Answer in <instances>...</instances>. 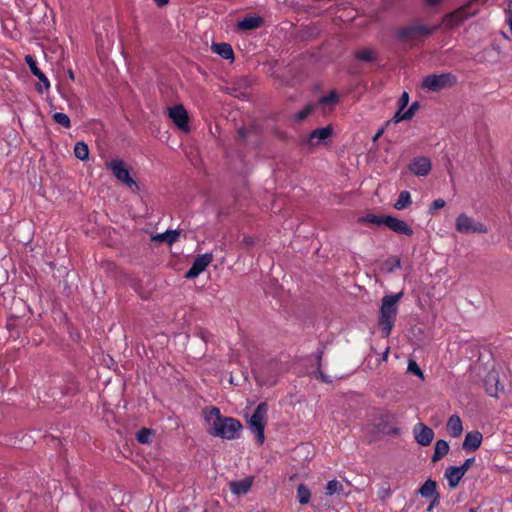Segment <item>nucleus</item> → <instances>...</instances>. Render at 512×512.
<instances>
[{"mask_svg":"<svg viewBox=\"0 0 512 512\" xmlns=\"http://www.w3.org/2000/svg\"><path fill=\"white\" fill-rule=\"evenodd\" d=\"M419 107L420 103L418 101L413 102L411 106L404 112V117L408 120L412 119Z\"/></svg>","mask_w":512,"mask_h":512,"instance_id":"a19ab883","label":"nucleus"},{"mask_svg":"<svg viewBox=\"0 0 512 512\" xmlns=\"http://www.w3.org/2000/svg\"><path fill=\"white\" fill-rule=\"evenodd\" d=\"M254 242V238L251 236H245L242 240V243L245 244L246 246H251L254 244Z\"/></svg>","mask_w":512,"mask_h":512,"instance_id":"864d4df0","label":"nucleus"},{"mask_svg":"<svg viewBox=\"0 0 512 512\" xmlns=\"http://www.w3.org/2000/svg\"><path fill=\"white\" fill-rule=\"evenodd\" d=\"M485 391L489 396L497 397L499 392V377L496 372H489L484 378Z\"/></svg>","mask_w":512,"mask_h":512,"instance_id":"f3484780","label":"nucleus"},{"mask_svg":"<svg viewBox=\"0 0 512 512\" xmlns=\"http://www.w3.org/2000/svg\"><path fill=\"white\" fill-rule=\"evenodd\" d=\"M410 96L408 92L404 91L398 100V106L400 110H404L409 103Z\"/></svg>","mask_w":512,"mask_h":512,"instance_id":"37998d69","label":"nucleus"},{"mask_svg":"<svg viewBox=\"0 0 512 512\" xmlns=\"http://www.w3.org/2000/svg\"><path fill=\"white\" fill-rule=\"evenodd\" d=\"M509 11H510V15H511V18H510V20H509V21H512V10H511V9H509Z\"/></svg>","mask_w":512,"mask_h":512,"instance_id":"774afa93","label":"nucleus"},{"mask_svg":"<svg viewBox=\"0 0 512 512\" xmlns=\"http://www.w3.org/2000/svg\"><path fill=\"white\" fill-rule=\"evenodd\" d=\"M474 462H475V458L470 457V458H467L462 465L457 466V467L460 468V471L465 475L466 472L469 470V468L474 464Z\"/></svg>","mask_w":512,"mask_h":512,"instance_id":"c03bdc74","label":"nucleus"},{"mask_svg":"<svg viewBox=\"0 0 512 512\" xmlns=\"http://www.w3.org/2000/svg\"><path fill=\"white\" fill-rule=\"evenodd\" d=\"M442 0H425V4L428 6V7H434L436 5H438Z\"/></svg>","mask_w":512,"mask_h":512,"instance_id":"6e6d98bb","label":"nucleus"},{"mask_svg":"<svg viewBox=\"0 0 512 512\" xmlns=\"http://www.w3.org/2000/svg\"><path fill=\"white\" fill-rule=\"evenodd\" d=\"M436 493H438L437 482L431 478L427 479L418 489V494H420L422 498L426 499L431 498Z\"/></svg>","mask_w":512,"mask_h":512,"instance_id":"b1692460","label":"nucleus"},{"mask_svg":"<svg viewBox=\"0 0 512 512\" xmlns=\"http://www.w3.org/2000/svg\"><path fill=\"white\" fill-rule=\"evenodd\" d=\"M403 297V292L385 295L382 298L380 308L379 325L381 327L382 336L389 337L394 326V321L398 313L397 302Z\"/></svg>","mask_w":512,"mask_h":512,"instance_id":"f03ea898","label":"nucleus"},{"mask_svg":"<svg viewBox=\"0 0 512 512\" xmlns=\"http://www.w3.org/2000/svg\"><path fill=\"white\" fill-rule=\"evenodd\" d=\"M326 494L329 495V496L334 495V494L347 495V493L344 492L343 484L340 483L339 481L335 480V479L334 480H330L327 483Z\"/></svg>","mask_w":512,"mask_h":512,"instance_id":"c756f323","label":"nucleus"},{"mask_svg":"<svg viewBox=\"0 0 512 512\" xmlns=\"http://www.w3.org/2000/svg\"><path fill=\"white\" fill-rule=\"evenodd\" d=\"M391 495V487L388 482H384L381 484V487L378 490V497L382 502H385Z\"/></svg>","mask_w":512,"mask_h":512,"instance_id":"72a5a7b5","label":"nucleus"},{"mask_svg":"<svg viewBox=\"0 0 512 512\" xmlns=\"http://www.w3.org/2000/svg\"><path fill=\"white\" fill-rule=\"evenodd\" d=\"M437 29V26L434 27H428L426 25H417V35L422 36H429L431 35L435 30Z\"/></svg>","mask_w":512,"mask_h":512,"instance_id":"ea45409f","label":"nucleus"},{"mask_svg":"<svg viewBox=\"0 0 512 512\" xmlns=\"http://www.w3.org/2000/svg\"><path fill=\"white\" fill-rule=\"evenodd\" d=\"M508 2H509L508 7H509V9H511L512 8V0H508Z\"/></svg>","mask_w":512,"mask_h":512,"instance_id":"69168bd1","label":"nucleus"},{"mask_svg":"<svg viewBox=\"0 0 512 512\" xmlns=\"http://www.w3.org/2000/svg\"><path fill=\"white\" fill-rule=\"evenodd\" d=\"M482 440L483 436L479 431H470L465 435L462 448L467 452H473L480 447Z\"/></svg>","mask_w":512,"mask_h":512,"instance_id":"dca6fc26","label":"nucleus"},{"mask_svg":"<svg viewBox=\"0 0 512 512\" xmlns=\"http://www.w3.org/2000/svg\"><path fill=\"white\" fill-rule=\"evenodd\" d=\"M446 205V202L442 198L435 199L431 205L429 206V214H434L437 210L443 208Z\"/></svg>","mask_w":512,"mask_h":512,"instance_id":"58836bf2","label":"nucleus"},{"mask_svg":"<svg viewBox=\"0 0 512 512\" xmlns=\"http://www.w3.org/2000/svg\"><path fill=\"white\" fill-rule=\"evenodd\" d=\"M404 120H407L404 117V112H403V110H400V108H398V110L395 112V114L392 117V119L386 122V126H388L391 122H394L395 124H397V123H399L401 121H404Z\"/></svg>","mask_w":512,"mask_h":512,"instance_id":"79ce46f5","label":"nucleus"},{"mask_svg":"<svg viewBox=\"0 0 512 512\" xmlns=\"http://www.w3.org/2000/svg\"><path fill=\"white\" fill-rule=\"evenodd\" d=\"M71 486L74 489L75 494L78 495L79 492H78V488H77L76 484L74 482H71Z\"/></svg>","mask_w":512,"mask_h":512,"instance_id":"e2e57ef3","label":"nucleus"},{"mask_svg":"<svg viewBox=\"0 0 512 512\" xmlns=\"http://www.w3.org/2000/svg\"><path fill=\"white\" fill-rule=\"evenodd\" d=\"M318 371V374H319V379L324 382V383H331L332 382V379L326 375L322 369L320 368V370H317Z\"/></svg>","mask_w":512,"mask_h":512,"instance_id":"8fccbe9b","label":"nucleus"},{"mask_svg":"<svg viewBox=\"0 0 512 512\" xmlns=\"http://www.w3.org/2000/svg\"><path fill=\"white\" fill-rule=\"evenodd\" d=\"M468 512H477V511L474 508H470Z\"/></svg>","mask_w":512,"mask_h":512,"instance_id":"338daca9","label":"nucleus"},{"mask_svg":"<svg viewBox=\"0 0 512 512\" xmlns=\"http://www.w3.org/2000/svg\"><path fill=\"white\" fill-rule=\"evenodd\" d=\"M408 168L416 176H427L431 171L432 165L428 157L420 156L413 158Z\"/></svg>","mask_w":512,"mask_h":512,"instance_id":"ddd939ff","label":"nucleus"},{"mask_svg":"<svg viewBox=\"0 0 512 512\" xmlns=\"http://www.w3.org/2000/svg\"><path fill=\"white\" fill-rule=\"evenodd\" d=\"M455 228L462 234L487 233L488 229L482 222L475 221L472 217L461 213L455 221Z\"/></svg>","mask_w":512,"mask_h":512,"instance_id":"0eeeda50","label":"nucleus"},{"mask_svg":"<svg viewBox=\"0 0 512 512\" xmlns=\"http://www.w3.org/2000/svg\"><path fill=\"white\" fill-rule=\"evenodd\" d=\"M311 498V492L308 487L304 484H300L297 487V499L301 505L309 503Z\"/></svg>","mask_w":512,"mask_h":512,"instance_id":"7c9ffc66","label":"nucleus"},{"mask_svg":"<svg viewBox=\"0 0 512 512\" xmlns=\"http://www.w3.org/2000/svg\"><path fill=\"white\" fill-rule=\"evenodd\" d=\"M70 128V119L69 117L66 115V129Z\"/></svg>","mask_w":512,"mask_h":512,"instance_id":"0e129e2a","label":"nucleus"},{"mask_svg":"<svg viewBox=\"0 0 512 512\" xmlns=\"http://www.w3.org/2000/svg\"><path fill=\"white\" fill-rule=\"evenodd\" d=\"M444 477L448 481V486L451 489H455L462 478L464 477V474L460 471V468L457 466H449L444 473Z\"/></svg>","mask_w":512,"mask_h":512,"instance_id":"a211bd4d","label":"nucleus"},{"mask_svg":"<svg viewBox=\"0 0 512 512\" xmlns=\"http://www.w3.org/2000/svg\"><path fill=\"white\" fill-rule=\"evenodd\" d=\"M263 23V18L260 16H247L237 23V28L242 31L255 30Z\"/></svg>","mask_w":512,"mask_h":512,"instance_id":"6ab92c4d","label":"nucleus"},{"mask_svg":"<svg viewBox=\"0 0 512 512\" xmlns=\"http://www.w3.org/2000/svg\"><path fill=\"white\" fill-rule=\"evenodd\" d=\"M107 167L119 181L123 182L127 186L131 187L132 185H137L122 160L112 159L107 163Z\"/></svg>","mask_w":512,"mask_h":512,"instance_id":"6e6552de","label":"nucleus"},{"mask_svg":"<svg viewBox=\"0 0 512 512\" xmlns=\"http://www.w3.org/2000/svg\"><path fill=\"white\" fill-rule=\"evenodd\" d=\"M408 372L420 377L421 379L424 378V374H423V371L421 370V368L419 367V365L417 364V362L415 360H412L410 359L408 361Z\"/></svg>","mask_w":512,"mask_h":512,"instance_id":"4c0bfd02","label":"nucleus"},{"mask_svg":"<svg viewBox=\"0 0 512 512\" xmlns=\"http://www.w3.org/2000/svg\"><path fill=\"white\" fill-rule=\"evenodd\" d=\"M415 36H417V25L402 27L396 32V37L398 40H405Z\"/></svg>","mask_w":512,"mask_h":512,"instance_id":"c85d7f7f","label":"nucleus"},{"mask_svg":"<svg viewBox=\"0 0 512 512\" xmlns=\"http://www.w3.org/2000/svg\"><path fill=\"white\" fill-rule=\"evenodd\" d=\"M66 72L72 80H75L74 72L71 69H68Z\"/></svg>","mask_w":512,"mask_h":512,"instance_id":"bf43d9fd","label":"nucleus"},{"mask_svg":"<svg viewBox=\"0 0 512 512\" xmlns=\"http://www.w3.org/2000/svg\"><path fill=\"white\" fill-rule=\"evenodd\" d=\"M457 84V77L452 73L430 74L423 78L422 87L432 92H439Z\"/></svg>","mask_w":512,"mask_h":512,"instance_id":"423d86ee","label":"nucleus"},{"mask_svg":"<svg viewBox=\"0 0 512 512\" xmlns=\"http://www.w3.org/2000/svg\"><path fill=\"white\" fill-rule=\"evenodd\" d=\"M25 62L28 65V67L30 68L32 74L34 76H36L38 78V80H39V83L37 85V90L40 93H43L42 86H44V88L46 90L50 87V82H49L48 78L40 70V68L37 66V61H36V59L32 55H30V54L26 55L25 56Z\"/></svg>","mask_w":512,"mask_h":512,"instance_id":"f8f14e48","label":"nucleus"},{"mask_svg":"<svg viewBox=\"0 0 512 512\" xmlns=\"http://www.w3.org/2000/svg\"><path fill=\"white\" fill-rule=\"evenodd\" d=\"M169 117L175 123V125L183 130H189V116L183 105H175L169 108Z\"/></svg>","mask_w":512,"mask_h":512,"instance_id":"9b49d317","label":"nucleus"},{"mask_svg":"<svg viewBox=\"0 0 512 512\" xmlns=\"http://www.w3.org/2000/svg\"><path fill=\"white\" fill-rule=\"evenodd\" d=\"M386 265H387V271L389 273H392L396 269L401 267V260H400V258L393 256L386 260Z\"/></svg>","mask_w":512,"mask_h":512,"instance_id":"e433bc0d","label":"nucleus"},{"mask_svg":"<svg viewBox=\"0 0 512 512\" xmlns=\"http://www.w3.org/2000/svg\"><path fill=\"white\" fill-rule=\"evenodd\" d=\"M393 419L394 417L391 414H381L377 419V430L386 435H399L400 429L390 426V423Z\"/></svg>","mask_w":512,"mask_h":512,"instance_id":"4468645a","label":"nucleus"},{"mask_svg":"<svg viewBox=\"0 0 512 512\" xmlns=\"http://www.w3.org/2000/svg\"><path fill=\"white\" fill-rule=\"evenodd\" d=\"M74 155L81 161L87 160L89 158L88 145L83 141L77 142L74 147Z\"/></svg>","mask_w":512,"mask_h":512,"instance_id":"cd10ccee","label":"nucleus"},{"mask_svg":"<svg viewBox=\"0 0 512 512\" xmlns=\"http://www.w3.org/2000/svg\"><path fill=\"white\" fill-rule=\"evenodd\" d=\"M449 435L453 438L459 437L463 432V426L461 418L454 414L449 417L446 425Z\"/></svg>","mask_w":512,"mask_h":512,"instance_id":"aec40b11","label":"nucleus"},{"mask_svg":"<svg viewBox=\"0 0 512 512\" xmlns=\"http://www.w3.org/2000/svg\"><path fill=\"white\" fill-rule=\"evenodd\" d=\"M65 99H66V102H68V104L70 106H72L74 104V102L76 101L75 97L73 96V99H72V97H70L67 92H66Z\"/></svg>","mask_w":512,"mask_h":512,"instance_id":"4d7b16f0","label":"nucleus"},{"mask_svg":"<svg viewBox=\"0 0 512 512\" xmlns=\"http://www.w3.org/2000/svg\"><path fill=\"white\" fill-rule=\"evenodd\" d=\"M212 51L225 60H234V51L232 46L226 42L213 43Z\"/></svg>","mask_w":512,"mask_h":512,"instance_id":"4be33fe9","label":"nucleus"},{"mask_svg":"<svg viewBox=\"0 0 512 512\" xmlns=\"http://www.w3.org/2000/svg\"><path fill=\"white\" fill-rule=\"evenodd\" d=\"M430 499H431L430 508H434L439 505L441 496L438 492V493L434 494Z\"/></svg>","mask_w":512,"mask_h":512,"instance_id":"49530a36","label":"nucleus"},{"mask_svg":"<svg viewBox=\"0 0 512 512\" xmlns=\"http://www.w3.org/2000/svg\"><path fill=\"white\" fill-rule=\"evenodd\" d=\"M359 222L372 223L378 226L384 225L393 232L400 235H406L408 237H411L414 234L413 229L404 220L398 219L392 215H376L369 213L359 218Z\"/></svg>","mask_w":512,"mask_h":512,"instance_id":"7ed1b4c3","label":"nucleus"},{"mask_svg":"<svg viewBox=\"0 0 512 512\" xmlns=\"http://www.w3.org/2000/svg\"><path fill=\"white\" fill-rule=\"evenodd\" d=\"M159 7H163L168 4L169 0H154Z\"/></svg>","mask_w":512,"mask_h":512,"instance_id":"13d9d810","label":"nucleus"},{"mask_svg":"<svg viewBox=\"0 0 512 512\" xmlns=\"http://www.w3.org/2000/svg\"><path fill=\"white\" fill-rule=\"evenodd\" d=\"M180 232L178 230H166L163 233H158L152 237V240L158 242H165L169 245L173 244L178 240Z\"/></svg>","mask_w":512,"mask_h":512,"instance_id":"393cba45","label":"nucleus"},{"mask_svg":"<svg viewBox=\"0 0 512 512\" xmlns=\"http://www.w3.org/2000/svg\"><path fill=\"white\" fill-rule=\"evenodd\" d=\"M450 446L448 442L444 439H439L436 441L434 446V453L432 455L431 461L436 463L440 461L445 455L448 454Z\"/></svg>","mask_w":512,"mask_h":512,"instance_id":"5701e85b","label":"nucleus"},{"mask_svg":"<svg viewBox=\"0 0 512 512\" xmlns=\"http://www.w3.org/2000/svg\"><path fill=\"white\" fill-rule=\"evenodd\" d=\"M203 414L204 420L208 424L207 433L209 435L225 440H235L240 437L243 425L238 419L223 416L217 407L205 408Z\"/></svg>","mask_w":512,"mask_h":512,"instance_id":"f257e3e1","label":"nucleus"},{"mask_svg":"<svg viewBox=\"0 0 512 512\" xmlns=\"http://www.w3.org/2000/svg\"><path fill=\"white\" fill-rule=\"evenodd\" d=\"M485 2V0H468V2L461 7L448 13L445 19L450 26H459L469 18L476 16L479 13V7L485 4Z\"/></svg>","mask_w":512,"mask_h":512,"instance_id":"20e7f679","label":"nucleus"},{"mask_svg":"<svg viewBox=\"0 0 512 512\" xmlns=\"http://www.w3.org/2000/svg\"><path fill=\"white\" fill-rule=\"evenodd\" d=\"M212 254L211 253H205L202 255H198L189 270L185 274V278L187 279H193L199 276L210 264L212 261Z\"/></svg>","mask_w":512,"mask_h":512,"instance_id":"1a4fd4ad","label":"nucleus"},{"mask_svg":"<svg viewBox=\"0 0 512 512\" xmlns=\"http://www.w3.org/2000/svg\"><path fill=\"white\" fill-rule=\"evenodd\" d=\"M323 354H324L323 349H318L317 352L315 353V358H316V362H317V370H320V368L322 367Z\"/></svg>","mask_w":512,"mask_h":512,"instance_id":"a18cd8bd","label":"nucleus"},{"mask_svg":"<svg viewBox=\"0 0 512 512\" xmlns=\"http://www.w3.org/2000/svg\"><path fill=\"white\" fill-rule=\"evenodd\" d=\"M237 134H238V137H239L241 140H246V139H247V137H248L249 131H248V129H246L245 127H240V128L237 130Z\"/></svg>","mask_w":512,"mask_h":512,"instance_id":"09e8293b","label":"nucleus"},{"mask_svg":"<svg viewBox=\"0 0 512 512\" xmlns=\"http://www.w3.org/2000/svg\"><path fill=\"white\" fill-rule=\"evenodd\" d=\"M199 335L205 342L209 341L211 337V333L205 330H200Z\"/></svg>","mask_w":512,"mask_h":512,"instance_id":"603ef678","label":"nucleus"},{"mask_svg":"<svg viewBox=\"0 0 512 512\" xmlns=\"http://www.w3.org/2000/svg\"><path fill=\"white\" fill-rule=\"evenodd\" d=\"M384 131H385V127L379 128L373 137V142H375L379 137H381L383 135Z\"/></svg>","mask_w":512,"mask_h":512,"instance_id":"5fc2aeb1","label":"nucleus"},{"mask_svg":"<svg viewBox=\"0 0 512 512\" xmlns=\"http://www.w3.org/2000/svg\"><path fill=\"white\" fill-rule=\"evenodd\" d=\"M53 119L55 120L56 123L60 124V125H64V113L62 112H57L53 115Z\"/></svg>","mask_w":512,"mask_h":512,"instance_id":"3c124183","label":"nucleus"},{"mask_svg":"<svg viewBox=\"0 0 512 512\" xmlns=\"http://www.w3.org/2000/svg\"><path fill=\"white\" fill-rule=\"evenodd\" d=\"M315 109L313 104H307L302 110L295 114V119L298 122L304 121Z\"/></svg>","mask_w":512,"mask_h":512,"instance_id":"2f4dec72","label":"nucleus"},{"mask_svg":"<svg viewBox=\"0 0 512 512\" xmlns=\"http://www.w3.org/2000/svg\"><path fill=\"white\" fill-rule=\"evenodd\" d=\"M152 432L148 428H142L138 431L136 439L141 444H148L150 442V436Z\"/></svg>","mask_w":512,"mask_h":512,"instance_id":"473e14b6","label":"nucleus"},{"mask_svg":"<svg viewBox=\"0 0 512 512\" xmlns=\"http://www.w3.org/2000/svg\"><path fill=\"white\" fill-rule=\"evenodd\" d=\"M80 391V382L75 375L66 374V395H75Z\"/></svg>","mask_w":512,"mask_h":512,"instance_id":"a878e982","label":"nucleus"},{"mask_svg":"<svg viewBox=\"0 0 512 512\" xmlns=\"http://www.w3.org/2000/svg\"><path fill=\"white\" fill-rule=\"evenodd\" d=\"M339 101L338 94L335 90L330 91L327 95H323L319 99L320 104H335Z\"/></svg>","mask_w":512,"mask_h":512,"instance_id":"c9c22d12","label":"nucleus"},{"mask_svg":"<svg viewBox=\"0 0 512 512\" xmlns=\"http://www.w3.org/2000/svg\"><path fill=\"white\" fill-rule=\"evenodd\" d=\"M332 134H333V128L330 125H327L322 128H317L310 133L306 142L310 146H315V145L319 144L320 142L325 141L327 138L331 137Z\"/></svg>","mask_w":512,"mask_h":512,"instance_id":"2eb2a0df","label":"nucleus"},{"mask_svg":"<svg viewBox=\"0 0 512 512\" xmlns=\"http://www.w3.org/2000/svg\"><path fill=\"white\" fill-rule=\"evenodd\" d=\"M225 92H226L227 94L232 95V96L237 97V98H240V97H241V95H243V94H242V92H240V91L238 90V88H229V87H227V88L225 89Z\"/></svg>","mask_w":512,"mask_h":512,"instance_id":"de8ad7c7","label":"nucleus"},{"mask_svg":"<svg viewBox=\"0 0 512 512\" xmlns=\"http://www.w3.org/2000/svg\"><path fill=\"white\" fill-rule=\"evenodd\" d=\"M415 441L421 446H428L434 439L435 433L432 428L419 422L413 427Z\"/></svg>","mask_w":512,"mask_h":512,"instance_id":"9d476101","label":"nucleus"},{"mask_svg":"<svg viewBox=\"0 0 512 512\" xmlns=\"http://www.w3.org/2000/svg\"><path fill=\"white\" fill-rule=\"evenodd\" d=\"M411 194L407 190H403L399 193L396 202L394 203V208L397 210H403L407 208L411 204Z\"/></svg>","mask_w":512,"mask_h":512,"instance_id":"bb28decb","label":"nucleus"},{"mask_svg":"<svg viewBox=\"0 0 512 512\" xmlns=\"http://www.w3.org/2000/svg\"><path fill=\"white\" fill-rule=\"evenodd\" d=\"M388 353H389V347L386 348L385 352L383 353V356H382V359L383 360H386L387 357H388Z\"/></svg>","mask_w":512,"mask_h":512,"instance_id":"052dcab7","label":"nucleus"},{"mask_svg":"<svg viewBox=\"0 0 512 512\" xmlns=\"http://www.w3.org/2000/svg\"><path fill=\"white\" fill-rule=\"evenodd\" d=\"M355 58L359 61L371 62L374 60V55L370 49H363L355 54Z\"/></svg>","mask_w":512,"mask_h":512,"instance_id":"f704fd0d","label":"nucleus"},{"mask_svg":"<svg viewBox=\"0 0 512 512\" xmlns=\"http://www.w3.org/2000/svg\"><path fill=\"white\" fill-rule=\"evenodd\" d=\"M268 404L261 402L255 408L252 416L248 420V425L252 433L255 434L257 441L260 445L264 443L265 435L264 430L267 424Z\"/></svg>","mask_w":512,"mask_h":512,"instance_id":"39448f33","label":"nucleus"},{"mask_svg":"<svg viewBox=\"0 0 512 512\" xmlns=\"http://www.w3.org/2000/svg\"><path fill=\"white\" fill-rule=\"evenodd\" d=\"M70 333V337L74 340L76 337H79V334L78 333H74L72 331H69Z\"/></svg>","mask_w":512,"mask_h":512,"instance_id":"680f3d73","label":"nucleus"},{"mask_svg":"<svg viewBox=\"0 0 512 512\" xmlns=\"http://www.w3.org/2000/svg\"><path fill=\"white\" fill-rule=\"evenodd\" d=\"M230 490L235 495H244L246 494L251 486H252V479L251 478H244L239 481H231L229 483Z\"/></svg>","mask_w":512,"mask_h":512,"instance_id":"412c9836","label":"nucleus"}]
</instances>
